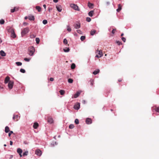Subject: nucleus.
<instances>
[{
    "label": "nucleus",
    "instance_id": "f257e3e1",
    "mask_svg": "<svg viewBox=\"0 0 159 159\" xmlns=\"http://www.w3.org/2000/svg\"><path fill=\"white\" fill-rule=\"evenodd\" d=\"M35 49L34 47L33 46H30L29 48V54L31 56L33 55Z\"/></svg>",
    "mask_w": 159,
    "mask_h": 159
},
{
    "label": "nucleus",
    "instance_id": "f03ea898",
    "mask_svg": "<svg viewBox=\"0 0 159 159\" xmlns=\"http://www.w3.org/2000/svg\"><path fill=\"white\" fill-rule=\"evenodd\" d=\"M29 31V30L28 28H24L23 30H22L21 32V34L22 36L23 37Z\"/></svg>",
    "mask_w": 159,
    "mask_h": 159
},
{
    "label": "nucleus",
    "instance_id": "7ed1b4c3",
    "mask_svg": "<svg viewBox=\"0 0 159 159\" xmlns=\"http://www.w3.org/2000/svg\"><path fill=\"white\" fill-rule=\"evenodd\" d=\"M70 6L75 10L79 11L80 10V8L78 6L75 4H71Z\"/></svg>",
    "mask_w": 159,
    "mask_h": 159
},
{
    "label": "nucleus",
    "instance_id": "20e7f679",
    "mask_svg": "<svg viewBox=\"0 0 159 159\" xmlns=\"http://www.w3.org/2000/svg\"><path fill=\"white\" fill-rule=\"evenodd\" d=\"M73 26L76 29H79L80 27V24L79 22H76L74 24Z\"/></svg>",
    "mask_w": 159,
    "mask_h": 159
},
{
    "label": "nucleus",
    "instance_id": "39448f33",
    "mask_svg": "<svg viewBox=\"0 0 159 159\" xmlns=\"http://www.w3.org/2000/svg\"><path fill=\"white\" fill-rule=\"evenodd\" d=\"M14 82L13 81H9L8 84V88L10 89L12 88L13 86Z\"/></svg>",
    "mask_w": 159,
    "mask_h": 159
},
{
    "label": "nucleus",
    "instance_id": "423d86ee",
    "mask_svg": "<svg viewBox=\"0 0 159 159\" xmlns=\"http://www.w3.org/2000/svg\"><path fill=\"white\" fill-rule=\"evenodd\" d=\"M96 53L98 55H99V57H102L103 56V54L102 50H98V49L96 51Z\"/></svg>",
    "mask_w": 159,
    "mask_h": 159
},
{
    "label": "nucleus",
    "instance_id": "0eeeda50",
    "mask_svg": "<svg viewBox=\"0 0 159 159\" xmlns=\"http://www.w3.org/2000/svg\"><path fill=\"white\" fill-rule=\"evenodd\" d=\"M10 31L11 32V37L13 38H15L16 37V35L14 30L13 29H11Z\"/></svg>",
    "mask_w": 159,
    "mask_h": 159
},
{
    "label": "nucleus",
    "instance_id": "6e6552de",
    "mask_svg": "<svg viewBox=\"0 0 159 159\" xmlns=\"http://www.w3.org/2000/svg\"><path fill=\"white\" fill-rule=\"evenodd\" d=\"M80 103L77 102L74 105V108L75 110H78L80 108Z\"/></svg>",
    "mask_w": 159,
    "mask_h": 159
},
{
    "label": "nucleus",
    "instance_id": "1a4fd4ad",
    "mask_svg": "<svg viewBox=\"0 0 159 159\" xmlns=\"http://www.w3.org/2000/svg\"><path fill=\"white\" fill-rule=\"evenodd\" d=\"M20 117L18 115H14L13 117V119L15 121H17L19 119Z\"/></svg>",
    "mask_w": 159,
    "mask_h": 159
},
{
    "label": "nucleus",
    "instance_id": "9d476101",
    "mask_svg": "<svg viewBox=\"0 0 159 159\" xmlns=\"http://www.w3.org/2000/svg\"><path fill=\"white\" fill-rule=\"evenodd\" d=\"M86 122L88 124H91L92 122V120L90 118H87L86 119Z\"/></svg>",
    "mask_w": 159,
    "mask_h": 159
},
{
    "label": "nucleus",
    "instance_id": "9b49d317",
    "mask_svg": "<svg viewBox=\"0 0 159 159\" xmlns=\"http://www.w3.org/2000/svg\"><path fill=\"white\" fill-rule=\"evenodd\" d=\"M35 154L38 156H40L42 154V152L39 149H37L35 151Z\"/></svg>",
    "mask_w": 159,
    "mask_h": 159
},
{
    "label": "nucleus",
    "instance_id": "f8f14e48",
    "mask_svg": "<svg viewBox=\"0 0 159 159\" xmlns=\"http://www.w3.org/2000/svg\"><path fill=\"white\" fill-rule=\"evenodd\" d=\"M19 7H15L13 9L11 10V13H13L16 11H17L19 10Z\"/></svg>",
    "mask_w": 159,
    "mask_h": 159
},
{
    "label": "nucleus",
    "instance_id": "ddd939ff",
    "mask_svg": "<svg viewBox=\"0 0 159 159\" xmlns=\"http://www.w3.org/2000/svg\"><path fill=\"white\" fill-rule=\"evenodd\" d=\"M53 120L52 118L49 117L48 118V122L50 124L52 123L53 122Z\"/></svg>",
    "mask_w": 159,
    "mask_h": 159
},
{
    "label": "nucleus",
    "instance_id": "4468645a",
    "mask_svg": "<svg viewBox=\"0 0 159 159\" xmlns=\"http://www.w3.org/2000/svg\"><path fill=\"white\" fill-rule=\"evenodd\" d=\"M10 78L9 77H8V76H7L5 79V80H4V83L5 84H6L7 83H8V82L9 83V81H10Z\"/></svg>",
    "mask_w": 159,
    "mask_h": 159
},
{
    "label": "nucleus",
    "instance_id": "2eb2a0df",
    "mask_svg": "<svg viewBox=\"0 0 159 159\" xmlns=\"http://www.w3.org/2000/svg\"><path fill=\"white\" fill-rule=\"evenodd\" d=\"M56 8L58 11L61 12V11L62 8L61 5H57L56 6Z\"/></svg>",
    "mask_w": 159,
    "mask_h": 159
},
{
    "label": "nucleus",
    "instance_id": "dca6fc26",
    "mask_svg": "<svg viewBox=\"0 0 159 159\" xmlns=\"http://www.w3.org/2000/svg\"><path fill=\"white\" fill-rule=\"evenodd\" d=\"M39 125L38 123L37 122H35L33 125V128L35 129H36L38 128Z\"/></svg>",
    "mask_w": 159,
    "mask_h": 159
},
{
    "label": "nucleus",
    "instance_id": "f3484780",
    "mask_svg": "<svg viewBox=\"0 0 159 159\" xmlns=\"http://www.w3.org/2000/svg\"><path fill=\"white\" fill-rule=\"evenodd\" d=\"M94 82V80L92 79H91L89 81V83L90 84L91 86L92 87L93 86Z\"/></svg>",
    "mask_w": 159,
    "mask_h": 159
},
{
    "label": "nucleus",
    "instance_id": "a211bd4d",
    "mask_svg": "<svg viewBox=\"0 0 159 159\" xmlns=\"http://www.w3.org/2000/svg\"><path fill=\"white\" fill-rule=\"evenodd\" d=\"M122 9V6L120 4L118 5V8L117 9L116 11L118 12H119Z\"/></svg>",
    "mask_w": 159,
    "mask_h": 159
},
{
    "label": "nucleus",
    "instance_id": "6ab92c4d",
    "mask_svg": "<svg viewBox=\"0 0 159 159\" xmlns=\"http://www.w3.org/2000/svg\"><path fill=\"white\" fill-rule=\"evenodd\" d=\"M28 19L30 20H34V17L33 16H28Z\"/></svg>",
    "mask_w": 159,
    "mask_h": 159
},
{
    "label": "nucleus",
    "instance_id": "aec40b11",
    "mask_svg": "<svg viewBox=\"0 0 159 159\" xmlns=\"http://www.w3.org/2000/svg\"><path fill=\"white\" fill-rule=\"evenodd\" d=\"M80 93L79 92H77L76 93L74 94V98H77L80 95Z\"/></svg>",
    "mask_w": 159,
    "mask_h": 159
},
{
    "label": "nucleus",
    "instance_id": "412c9836",
    "mask_svg": "<svg viewBox=\"0 0 159 159\" xmlns=\"http://www.w3.org/2000/svg\"><path fill=\"white\" fill-rule=\"evenodd\" d=\"M1 55L2 57H4L6 56V53L2 50H1L0 52Z\"/></svg>",
    "mask_w": 159,
    "mask_h": 159
},
{
    "label": "nucleus",
    "instance_id": "4be33fe9",
    "mask_svg": "<svg viewBox=\"0 0 159 159\" xmlns=\"http://www.w3.org/2000/svg\"><path fill=\"white\" fill-rule=\"evenodd\" d=\"M5 131L6 133H7L10 131V129L9 127L7 126L5 128Z\"/></svg>",
    "mask_w": 159,
    "mask_h": 159
},
{
    "label": "nucleus",
    "instance_id": "5701e85b",
    "mask_svg": "<svg viewBox=\"0 0 159 159\" xmlns=\"http://www.w3.org/2000/svg\"><path fill=\"white\" fill-rule=\"evenodd\" d=\"M88 7L90 8H93V4L89 2L88 5Z\"/></svg>",
    "mask_w": 159,
    "mask_h": 159
},
{
    "label": "nucleus",
    "instance_id": "b1692460",
    "mask_svg": "<svg viewBox=\"0 0 159 159\" xmlns=\"http://www.w3.org/2000/svg\"><path fill=\"white\" fill-rule=\"evenodd\" d=\"M93 14H94L93 11H90V12H89L88 14L89 16L92 17L93 16Z\"/></svg>",
    "mask_w": 159,
    "mask_h": 159
},
{
    "label": "nucleus",
    "instance_id": "393cba45",
    "mask_svg": "<svg viewBox=\"0 0 159 159\" xmlns=\"http://www.w3.org/2000/svg\"><path fill=\"white\" fill-rule=\"evenodd\" d=\"M100 72V70L99 69H98L97 70H95L94 71L93 73L94 75H96L98 73Z\"/></svg>",
    "mask_w": 159,
    "mask_h": 159
},
{
    "label": "nucleus",
    "instance_id": "a878e982",
    "mask_svg": "<svg viewBox=\"0 0 159 159\" xmlns=\"http://www.w3.org/2000/svg\"><path fill=\"white\" fill-rule=\"evenodd\" d=\"M36 9L39 12H40L41 11V7L39 6H37L36 7Z\"/></svg>",
    "mask_w": 159,
    "mask_h": 159
},
{
    "label": "nucleus",
    "instance_id": "bb28decb",
    "mask_svg": "<svg viewBox=\"0 0 159 159\" xmlns=\"http://www.w3.org/2000/svg\"><path fill=\"white\" fill-rule=\"evenodd\" d=\"M17 152L18 153L20 154V153H22V150L21 149L18 148L17 149Z\"/></svg>",
    "mask_w": 159,
    "mask_h": 159
},
{
    "label": "nucleus",
    "instance_id": "cd10ccee",
    "mask_svg": "<svg viewBox=\"0 0 159 159\" xmlns=\"http://www.w3.org/2000/svg\"><path fill=\"white\" fill-rule=\"evenodd\" d=\"M36 35L33 33H31L30 34V38L32 39L34 38L35 37Z\"/></svg>",
    "mask_w": 159,
    "mask_h": 159
},
{
    "label": "nucleus",
    "instance_id": "c85d7f7f",
    "mask_svg": "<svg viewBox=\"0 0 159 159\" xmlns=\"http://www.w3.org/2000/svg\"><path fill=\"white\" fill-rule=\"evenodd\" d=\"M96 31L95 30H91L90 31V34L91 35H93L95 33Z\"/></svg>",
    "mask_w": 159,
    "mask_h": 159
},
{
    "label": "nucleus",
    "instance_id": "c756f323",
    "mask_svg": "<svg viewBox=\"0 0 159 159\" xmlns=\"http://www.w3.org/2000/svg\"><path fill=\"white\" fill-rule=\"evenodd\" d=\"M59 92L61 95H63L64 94L65 91L63 90H61L59 91Z\"/></svg>",
    "mask_w": 159,
    "mask_h": 159
},
{
    "label": "nucleus",
    "instance_id": "7c9ffc66",
    "mask_svg": "<svg viewBox=\"0 0 159 159\" xmlns=\"http://www.w3.org/2000/svg\"><path fill=\"white\" fill-rule=\"evenodd\" d=\"M75 67V65L74 63H72L71 66V68L72 69H73Z\"/></svg>",
    "mask_w": 159,
    "mask_h": 159
},
{
    "label": "nucleus",
    "instance_id": "2f4dec72",
    "mask_svg": "<svg viewBox=\"0 0 159 159\" xmlns=\"http://www.w3.org/2000/svg\"><path fill=\"white\" fill-rule=\"evenodd\" d=\"M67 30L69 32H70L71 31V29L70 27V26L69 25H67Z\"/></svg>",
    "mask_w": 159,
    "mask_h": 159
},
{
    "label": "nucleus",
    "instance_id": "473e14b6",
    "mask_svg": "<svg viewBox=\"0 0 159 159\" xmlns=\"http://www.w3.org/2000/svg\"><path fill=\"white\" fill-rule=\"evenodd\" d=\"M66 49H64V51L65 52H68L70 51V49L69 48H66Z\"/></svg>",
    "mask_w": 159,
    "mask_h": 159
},
{
    "label": "nucleus",
    "instance_id": "72a5a7b5",
    "mask_svg": "<svg viewBox=\"0 0 159 159\" xmlns=\"http://www.w3.org/2000/svg\"><path fill=\"white\" fill-rule=\"evenodd\" d=\"M63 43L65 44H67V41L66 39H64L63 40Z\"/></svg>",
    "mask_w": 159,
    "mask_h": 159
},
{
    "label": "nucleus",
    "instance_id": "f704fd0d",
    "mask_svg": "<svg viewBox=\"0 0 159 159\" xmlns=\"http://www.w3.org/2000/svg\"><path fill=\"white\" fill-rule=\"evenodd\" d=\"M16 64L17 66H20L22 64V63L20 62H17L16 63Z\"/></svg>",
    "mask_w": 159,
    "mask_h": 159
},
{
    "label": "nucleus",
    "instance_id": "c9c22d12",
    "mask_svg": "<svg viewBox=\"0 0 159 159\" xmlns=\"http://www.w3.org/2000/svg\"><path fill=\"white\" fill-rule=\"evenodd\" d=\"M35 40L37 44H39L40 42V39L39 38H36L35 39Z\"/></svg>",
    "mask_w": 159,
    "mask_h": 159
},
{
    "label": "nucleus",
    "instance_id": "e433bc0d",
    "mask_svg": "<svg viewBox=\"0 0 159 159\" xmlns=\"http://www.w3.org/2000/svg\"><path fill=\"white\" fill-rule=\"evenodd\" d=\"M85 39V37L84 36H82L81 37L80 39L82 41H84Z\"/></svg>",
    "mask_w": 159,
    "mask_h": 159
},
{
    "label": "nucleus",
    "instance_id": "4c0bfd02",
    "mask_svg": "<svg viewBox=\"0 0 159 159\" xmlns=\"http://www.w3.org/2000/svg\"><path fill=\"white\" fill-rule=\"evenodd\" d=\"M68 82L70 83H72L73 82V80L71 79H69L68 80Z\"/></svg>",
    "mask_w": 159,
    "mask_h": 159
},
{
    "label": "nucleus",
    "instance_id": "58836bf2",
    "mask_svg": "<svg viewBox=\"0 0 159 159\" xmlns=\"http://www.w3.org/2000/svg\"><path fill=\"white\" fill-rule=\"evenodd\" d=\"M5 21L4 20L2 19L0 20V23L1 24H3L4 23Z\"/></svg>",
    "mask_w": 159,
    "mask_h": 159
},
{
    "label": "nucleus",
    "instance_id": "ea45409f",
    "mask_svg": "<svg viewBox=\"0 0 159 159\" xmlns=\"http://www.w3.org/2000/svg\"><path fill=\"white\" fill-rule=\"evenodd\" d=\"M74 127V126L73 124H70L69 126V128L70 129H73Z\"/></svg>",
    "mask_w": 159,
    "mask_h": 159
},
{
    "label": "nucleus",
    "instance_id": "a19ab883",
    "mask_svg": "<svg viewBox=\"0 0 159 159\" xmlns=\"http://www.w3.org/2000/svg\"><path fill=\"white\" fill-rule=\"evenodd\" d=\"M28 152L27 151H25L23 154V156H27L28 155Z\"/></svg>",
    "mask_w": 159,
    "mask_h": 159
},
{
    "label": "nucleus",
    "instance_id": "79ce46f5",
    "mask_svg": "<svg viewBox=\"0 0 159 159\" xmlns=\"http://www.w3.org/2000/svg\"><path fill=\"white\" fill-rule=\"evenodd\" d=\"M86 20L87 21L89 22L91 20V19L90 17H87L86 18Z\"/></svg>",
    "mask_w": 159,
    "mask_h": 159
},
{
    "label": "nucleus",
    "instance_id": "37998d69",
    "mask_svg": "<svg viewBox=\"0 0 159 159\" xmlns=\"http://www.w3.org/2000/svg\"><path fill=\"white\" fill-rule=\"evenodd\" d=\"M75 122L76 124H78L79 123V120L78 119H76L75 120Z\"/></svg>",
    "mask_w": 159,
    "mask_h": 159
},
{
    "label": "nucleus",
    "instance_id": "c03bdc74",
    "mask_svg": "<svg viewBox=\"0 0 159 159\" xmlns=\"http://www.w3.org/2000/svg\"><path fill=\"white\" fill-rule=\"evenodd\" d=\"M20 72H21L22 73H25V70L24 69H22V68H21L20 69Z\"/></svg>",
    "mask_w": 159,
    "mask_h": 159
},
{
    "label": "nucleus",
    "instance_id": "a18cd8bd",
    "mask_svg": "<svg viewBox=\"0 0 159 159\" xmlns=\"http://www.w3.org/2000/svg\"><path fill=\"white\" fill-rule=\"evenodd\" d=\"M48 21L46 20H43V23L44 25H45L47 23Z\"/></svg>",
    "mask_w": 159,
    "mask_h": 159
},
{
    "label": "nucleus",
    "instance_id": "49530a36",
    "mask_svg": "<svg viewBox=\"0 0 159 159\" xmlns=\"http://www.w3.org/2000/svg\"><path fill=\"white\" fill-rule=\"evenodd\" d=\"M24 60L26 61H29L30 60V58H25L24 59Z\"/></svg>",
    "mask_w": 159,
    "mask_h": 159
},
{
    "label": "nucleus",
    "instance_id": "de8ad7c7",
    "mask_svg": "<svg viewBox=\"0 0 159 159\" xmlns=\"http://www.w3.org/2000/svg\"><path fill=\"white\" fill-rule=\"evenodd\" d=\"M116 43L119 45H120L122 44V43L119 41H117Z\"/></svg>",
    "mask_w": 159,
    "mask_h": 159
},
{
    "label": "nucleus",
    "instance_id": "09e8293b",
    "mask_svg": "<svg viewBox=\"0 0 159 159\" xmlns=\"http://www.w3.org/2000/svg\"><path fill=\"white\" fill-rule=\"evenodd\" d=\"M155 110L157 112H159V107L156 108L155 109Z\"/></svg>",
    "mask_w": 159,
    "mask_h": 159
},
{
    "label": "nucleus",
    "instance_id": "8fccbe9b",
    "mask_svg": "<svg viewBox=\"0 0 159 159\" xmlns=\"http://www.w3.org/2000/svg\"><path fill=\"white\" fill-rule=\"evenodd\" d=\"M13 133V132L12 131H10V132L8 134L9 136L10 137L11 134Z\"/></svg>",
    "mask_w": 159,
    "mask_h": 159
},
{
    "label": "nucleus",
    "instance_id": "3c124183",
    "mask_svg": "<svg viewBox=\"0 0 159 159\" xmlns=\"http://www.w3.org/2000/svg\"><path fill=\"white\" fill-rule=\"evenodd\" d=\"M121 39L124 42H125L126 39L125 38L123 37Z\"/></svg>",
    "mask_w": 159,
    "mask_h": 159
},
{
    "label": "nucleus",
    "instance_id": "603ef678",
    "mask_svg": "<svg viewBox=\"0 0 159 159\" xmlns=\"http://www.w3.org/2000/svg\"><path fill=\"white\" fill-rule=\"evenodd\" d=\"M116 31V29H113V30L112 31V34H114L115 33Z\"/></svg>",
    "mask_w": 159,
    "mask_h": 159
},
{
    "label": "nucleus",
    "instance_id": "864d4df0",
    "mask_svg": "<svg viewBox=\"0 0 159 159\" xmlns=\"http://www.w3.org/2000/svg\"><path fill=\"white\" fill-rule=\"evenodd\" d=\"M52 7H49L48 8V11L50 12L51 11H52Z\"/></svg>",
    "mask_w": 159,
    "mask_h": 159
},
{
    "label": "nucleus",
    "instance_id": "5fc2aeb1",
    "mask_svg": "<svg viewBox=\"0 0 159 159\" xmlns=\"http://www.w3.org/2000/svg\"><path fill=\"white\" fill-rule=\"evenodd\" d=\"M3 89V85L0 84V89Z\"/></svg>",
    "mask_w": 159,
    "mask_h": 159
},
{
    "label": "nucleus",
    "instance_id": "6e6d98bb",
    "mask_svg": "<svg viewBox=\"0 0 159 159\" xmlns=\"http://www.w3.org/2000/svg\"><path fill=\"white\" fill-rule=\"evenodd\" d=\"M50 80L51 81H52L54 80V79L53 78H51L50 79Z\"/></svg>",
    "mask_w": 159,
    "mask_h": 159
},
{
    "label": "nucleus",
    "instance_id": "4d7b16f0",
    "mask_svg": "<svg viewBox=\"0 0 159 159\" xmlns=\"http://www.w3.org/2000/svg\"><path fill=\"white\" fill-rule=\"evenodd\" d=\"M77 33H79V34H81V30H77Z\"/></svg>",
    "mask_w": 159,
    "mask_h": 159
},
{
    "label": "nucleus",
    "instance_id": "13d9d810",
    "mask_svg": "<svg viewBox=\"0 0 159 159\" xmlns=\"http://www.w3.org/2000/svg\"><path fill=\"white\" fill-rule=\"evenodd\" d=\"M27 24H28V23H27L26 22H24L23 23V25H25V26Z\"/></svg>",
    "mask_w": 159,
    "mask_h": 159
},
{
    "label": "nucleus",
    "instance_id": "bf43d9fd",
    "mask_svg": "<svg viewBox=\"0 0 159 159\" xmlns=\"http://www.w3.org/2000/svg\"><path fill=\"white\" fill-rule=\"evenodd\" d=\"M53 2H58V0H53Z\"/></svg>",
    "mask_w": 159,
    "mask_h": 159
},
{
    "label": "nucleus",
    "instance_id": "052dcab7",
    "mask_svg": "<svg viewBox=\"0 0 159 159\" xmlns=\"http://www.w3.org/2000/svg\"><path fill=\"white\" fill-rule=\"evenodd\" d=\"M95 57H98V58H99V57H99V55L97 54L96 56Z\"/></svg>",
    "mask_w": 159,
    "mask_h": 159
},
{
    "label": "nucleus",
    "instance_id": "680f3d73",
    "mask_svg": "<svg viewBox=\"0 0 159 159\" xmlns=\"http://www.w3.org/2000/svg\"><path fill=\"white\" fill-rule=\"evenodd\" d=\"M12 144H13V142L12 141H10V145H12Z\"/></svg>",
    "mask_w": 159,
    "mask_h": 159
},
{
    "label": "nucleus",
    "instance_id": "e2e57ef3",
    "mask_svg": "<svg viewBox=\"0 0 159 159\" xmlns=\"http://www.w3.org/2000/svg\"><path fill=\"white\" fill-rule=\"evenodd\" d=\"M110 4V3L109 2H106V4L107 5H109Z\"/></svg>",
    "mask_w": 159,
    "mask_h": 159
},
{
    "label": "nucleus",
    "instance_id": "0e129e2a",
    "mask_svg": "<svg viewBox=\"0 0 159 159\" xmlns=\"http://www.w3.org/2000/svg\"><path fill=\"white\" fill-rule=\"evenodd\" d=\"M43 7L45 9L46 8V5L45 4H44L43 5Z\"/></svg>",
    "mask_w": 159,
    "mask_h": 159
},
{
    "label": "nucleus",
    "instance_id": "69168bd1",
    "mask_svg": "<svg viewBox=\"0 0 159 159\" xmlns=\"http://www.w3.org/2000/svg\"><path fill=\"white\" fill-rule=\"evenodd\" d=\"M122 79H120L118 80V81L119 82H120V81H122Z\"/></svg>",
    "mask_w": 159,
    "mask_h": 159
},
{
    "label": "nucleus",
    "instance_id": "338daca9",
    "mask_svg": "<svg viewBox=\"0 0 159 159\" xmlns=\"http://www.w3.org/2000/svg\"><path fill=\"white\" fill-rule=\"evenodd\" d=\"M19 155H20V157H22V154H21V153H20V154H19Z\"/></svg>",
    "mask_w": 159,
    "mask_h": 159
},
{
    "label": "nucleus",
    "instance_id": "774afa93",
    "mask_svg": "<svg viewBox=\"0 0 159 159\" xmlns=\"http://www.w3.org/2000/svg\"><path fill=\"white\" fill-rule=\"evenodd\" d=\"M28 18V17L27 16H25V19H27Z\"/></svg>",
    "mask_w": 159,
    "mask_h": 159
}]
</instances>
